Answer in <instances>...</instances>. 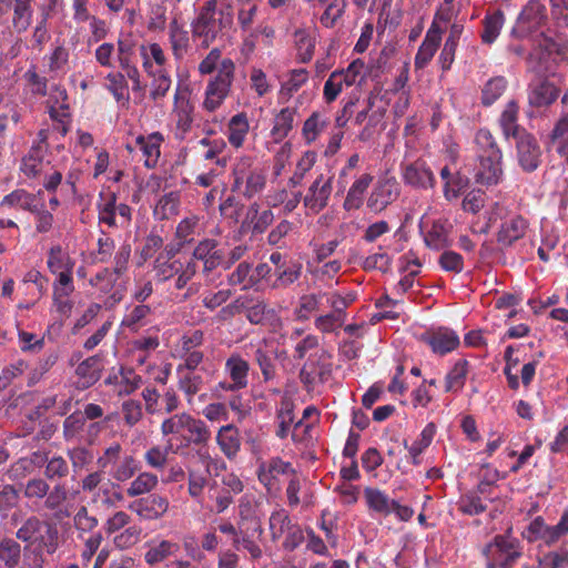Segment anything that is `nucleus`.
<instances>
[{
    "instance_id": "1",
    "label": "nucleus",
    "mask_w": 568,
    "mask_h": 568,
    "mask_svg": "<svg viewBox=\"0 0 568 568\" xmlns=\"http://www.w3.org/2000/svg\"><path fill=\"white\" fill-rule=\"evenodd\" d=\"M16 538L24 544L23 555L29 568H43L47 557L59 548L57 526L38 515H30L21 521Z\"/></svg>"
},
{
    "instance_id": "2",
    "label": "nucleus",
    "mask_w": 568,
    "mask_h": 568,
    "mask_svg": "<svg viewBox=\"0 0 568 568\" xmlns=\"http://www.w3.org/2000/svg\"><path fill=\"white\" fill-rule=\"evenodd\" d=\"M233 21L234 12L231 3L223 2L217 8V0H207L191 23L192 34L201 40L203 48H209L216 40H223L227 36Z\"/></svg>"
},
{
    "instance_id": "3",
    "label": "nucleus",
    "mask_w": 568,
    "mask_h": 568,
    "mask_svg": "<svg viewBox=\"0 0 568 568\" xmlns=\"http://www.w3.org/2000/svg\"><path fill=\"white\" fill-rule=\"evenodd\" d=\"M542 55L541 51L531 52L527 59L529 70L537 74L528 84V103L534 108L549 106L560 93V89L544 74L546 68L541 63Z\"/></svg>"
},
{
    "instance_id": "4",
    "label": "nucleus",
    "mask_w": 568,
    "mask_h": 568,
    "mask_svg": "<svg viewBox=\"0 0 568 568\" xmlns=\"http://www.w3.org/2000/svg\"><path fill=\"white\" fill-rule=\"evenodd\" d=\"M251 156L237 159L233 165L232 193H240L250 200L261 193L266 186V173L264 170L255 168Z\"/></svg>"
},
{
    "instance_id": "5",
    "label": "nucleus",
    "mask_w": 568,
    "mask_h": 568,
    "mask_svg": "<svg viewBox=\"0 0 568 568\" xmlns=\"http://www.w3.org/2000/svg\"><path fill=\"white\" fill-rule=\"evenodd\" d=\"M486 568H513L523 556V546L518 538L506 534L496 535L483 550Z\"/></svg>"
},
{
    "instance_id": "6",
    "label": "nucleus",
    "mask_w": 568,
    "mask_h": 568,
    "mask_svg": "<svg viewBox=\"0 0 568 568\" xmlns=\"http://www.w3.org/2000/svg\"><path fill=\"white\" fill-rule=\"evenodd\" d=\"M234 62L231 59H224L219 68L217 74L206 87L204 108L207 111L216 110L226 98L234 74Z\"/></svg>"
},
{
    "instance_id": "7",
    "label": "nucleus",
    "mask_w": 568,
    "mask_h": 568,
    "mask_svg": "<svg viewBox=\"0 0 568 568\" xmlns=\"http://www.w3.org/2000/svg\"><path fill=\"white\" fill-rule=\"evenodd\" d=\"M352 428L344 447V457L351 458L348 465L342 466L341 468V483L335 487V491L338 493L339 499L345 505H351L355 501V487L352 480L355 478V433L353 426L355 425V408L351 412Z\"/></svg>"
},
{
    "instance_id": "8",
    "label": "nucleus",
    "mask_w": 568,
    "mask_h": 568,
    "mask_svg": "<svg viewBox=\"0 0 568 568\" xmlns=\"http://www.w3.org/2000/svg\"><path fill=\"white\" fill-rule=\"evenodd\" d=\"M420 232L424 237L425 245L435 251L445 250L452 244L450 233L453 224L448 219H426L422 217L419 222Z\"/></svg>"
},
{
    "instance_id": "9",
    "label": "nucleus",
    "mask_w": 568,
    "mask_h": 568,
    "mask_svg": "<svg viewBox=\"0 0 568 568\" xmlns=\"http://www.w3.org/2000/svg\"><path fill=\"white\" fill-rule=\"evenodd\" d=\"M331 375V364L324 351H316L308 355L300 372V379L307 390L325 383Z\"/></svg>"
},
{
    "instance_id": "10",
    "label": "nucleus",
    "mask_w": 568,
    "mask_h": 568,
    "mask_svg": "<svg viewBox=\"0 0 568 568\" xmlns=\"http://www.w3.org/2000/svg\"><path fill=\"white\" fill-rule=\"evenodd\" d=\"M495 214L503 222L497 233V242L504 247L511 246L515 242L523 239L528 230V221L516 213H507L506 209L497 205Z\"/></svg>"
},
{
    "instance_id": "11",
    "label": "nucleus",
    "mask_w": 568,
    "mask_h": 568,
    "mask_svg": "<svg viewBox=\"0 0 568 568\" xmlns=\"http://www.w3.org/2000/svg\"><path fill=\"white\" fill-rule=\"evenodd\" d=\"M399 195V185L395 178H382L373 186L366 206L374 213L384 211Z\"/></svg>"
},
{
    "instance_id": "12",
    "label": "nucleus",
    "mask_w": 568,
    "mask_h": 568,
    "mask_svg": "<svg viewBox=\"0 0 568 568\" xmlns=\"http://www.w3.org/2000/svg\"><path fill=\"white\" fill-rule=\"evenodd\" d=\"M545 18L546 7L540 0H530L519 14L513 33L519 38H525L537 29Z\"/></svg>"
},
{
    "instance_id": "13",
    "label": "nucleus",
    "mask_w": 568,
    "mask_h": 568,
    "mask_svg": "<svg viewBox=\"0 0 568 568\" xmlns=\"http://www.w3.org/2000/svg\"><path fill=\"white\" fill-rule=\"evenodd\" d=\"M169 499L159 494H149L133 500L129 509L145 520H158L162 518L169 509Z\"/></svg>"
},
{
    "instance_id": "14",
    "label": "nucleus",
    "mask_w": 568,
    "mask_h": 568,
    "mask_svg": "<svg viewBox=\"0 0 568 568\" xmlns=\"http://www.w3.org/2000/svg\"><path fill=\"white\" fill-rule=\"evenodd\" d=\"M516 140L519 165L525 172L536 171L541 163V150L538 141L528 132H521Z\"/></svg>"
},
{
    "instance_id": "15",
    "label": "nucleus",
    "mask_w": 568,
    "mask_h": 568,
    "mask_svg": "<svg viewBox=\"0 0 568 568\" xmlns=\"http://www.w3.org/2000/svg\"><path fill=\"white\" fill-rule=\"evenodd\" d=\"M193 260L203 263V274L209 275L217 266L223 264L224 253L217 247V242L213 239L201 241L193 251Z\"/></svg>"
},
{
    "instance_id": "16",
    "label": "nucleus",
    "mask_w": 568,
    "mask_h": 568,
    "mask_svg": "<svg viewBox=\"0 0 568 568\" xmlns=\"http://www.w3.org/2000/svg\"><path fill=\"white\" fill-rule=\"evenodd\" d=\"M266 305L263 302H248L246 300L237 298L233 303L221 310V314L226 316H234L242 312L245 313L247 321L251 324H262L265 320Z\"/></svg>"
},
{
    "instance_id": "17",
    "label": "nucleus",
    "mask_w": 568,
    "mask_h": 568,
    "mask_svg": "<svg viewBox=\"0 0 568 568\" xmlns=\"http://www.w3.org/2000/svg\"><path fill=\"white\" fill-rule=\"evenodd\" d=\"M403 179L406 184L416 189H430L435 185V176L423 160H416L404 169Z\"/></svg>"
},
{
    "instance_id": "18",
    "label": "nucleus",
    "mask_w": 568,
    "mask_h": 568,
    "mask_svg": "<svg viewBox=\"0 0 568 568\" xmlns=\"http://www.w3.org/2000/svg\"><path fill=\"white\" fill-rule=\"evenodd\" d=\"M442 40V29L434 21L426 32V36L419 45L415 55V67L417 69H424L433 59L436 51L439 48Z\"/></svg>"
},
{
    "instance_id": "19",
    "label": "nucleus",
    "mask_w": 568,
    "mask_h": 568,
    "mask_svg": "<svg viewBox=\"0 0 568 568\" xmlns=\"http://www.w3.org/2000/svg\"><path fill=\"white\" fill-rule=\"evenodd\" d=\"M425 341L432 351L440 356L453 352L460 343L457 333L447 327H439L428 333Z\"/></svg>"
},
{
    "instance_id": "20",
    "label": "nucleus",
    "mask_w": 568,
    "mask_h": 568,
    "mask_svg": "<svg viewBox=\"0 0 568 568\" xmlns=\"http://www.w3.org/2000/svg\"><path fill=\"white\" fill-rule=\"evenodd\" d=\"M504 175L503 160L477 159L475 181L481 185L498 184Z\"/></svg>"
},
{
    "instance_id": "21",
    "label": "nucleus",
    "mask_w": 568,
    "mask_h": 568,
    "mask_svg": "<svg viewBox=\"0 0 568 568\" xmlns=\"http://www.w3.org/2000/svg\"><path fill=\"white\" fill-rule=\"evenodd\" d=\"M355 83V60L352 61L346 71H334L324 85V98L327 102L334 101L343 85L351 87Z\"/></svg>"
},
{
    "instance_id": "22",
    "label": "nucleus",
    "mask_w": 568,
    "mask_h": 568,
    "mask_svg": "<svg viewBox=\"0 0 568 568\" xmlns=\"http://www.w3.org/2000/svg\"><path fill=\"white\" fill-rule=\"evenodd\" d=\"M184 432L185 433L182 435V442L185 447L194 445L203 448L211 439V430L205 422L195 418L192 415L189 416Z\"/></svg>"
},
{
    "instance_id": "23",
    "label": "nucleus",
    "mask_w": 568,
    "mask_h": 568,
    "mask_svg": "<svg viewBox=\"0 0 568 568\" xmlns=\"http://www.w3.org/2000/svg\"><path fill=\"white\" fill-rule=\"evenodd\" d=\"M332 186L329 180L323 181L318 176L310 186L308 193L304 196V205L315 213H318L327 205V200L331 195Z\"/></svg>"
},
{
    "instance_id": "24",
    "label": "nucleus",
    "mask_w": 568,
    "mask_h": 568,
    "mask_svg": "<svg viewBox=\"0 0 568 568\" xmlns=\"http://www.w3.org/2000/svg\"><path fill=\"white\" fill-rule=\"evenodd\" d=\"M216 443L226 458H235L241 448L239 429L232 424L222 426L217 432Z\"/></svg>"
},
{
    "instance_id": "25",
    "label": "nucleus",
    "mask_w": 568,
    "mask_h": 568,
    "mask_svg": "<svg viewBox=\"0 0 568 568\" xmlns=\"http://www.w3.org/2000/svg\"><path fill=\"white\" fill-rule=\"evenodd\" d=\"M518 103L515 100L508 101L499 118V125L506 139H516L521 132H526L524 129H520L518 124Z\"/></svg>"
},
{
    "instance_id": "26",
    "label": "nucleus",
    "mask_w": 568,
    "mask_h": 568,
    "mask_svg": "<svg viewBox=\"0 0 568 568\" xmlns=\"http://www.w3.org/2000/svg\"><path fill=\"white\" fill-rule=\"evenodd\" d=\"M179 376L178 386L186 397L189 404L192 403L193 397L203 388L205 382L204 376L199 372H184L183 368L176 367Z\"/></svg>"
},
{
    "instance_id": "27",
    "label": "nucleus",
    "mask_w": 568,
    "mask_h": 568,
    "mask_svg": "<svg viewBox=\"0 0 568 568\" xmlns=\"http://www.w3.org/2000/svg\"><path fill=\"white\" fill-rule=\"evenodd\" d=\"M163 141V136L159 132H154L148 136L139 135L135 140L136 145L143 152L145 156V166L154 168L160 158V146Z\"/></svg>"
},
{
    "instance_id": "28",
    "label": "nucleus",
    "mask_w": 568,
    "mask_h": 568,
    "mask_svg": "<svg viewBox=\"0 0 568 568\" xmlns=\"http://www.w3.org/2000/svg\"><path fill=\"white\" fill-rule=\"evenodd\" d=\"M468 373L469 362L465 358L458 359L445 376V392H460L465 386Z\"/></svg>"
},
{
    "instance_id": "29",
    "label": "nucleus",
    "mask_w": 568,
    "mask_h": 568,
    "mask_svg": "<svg viewBox=\"0 0 568 568\" xmlns=\"http://www.w3.org/2000/svg\"><path fill=\"white\" fill-rule=\"evenodd\" d=\"M17 538L4 537L0 540V561L6 568H17L21 561L23 548Z\"/></svg>"
},
{
    "instance_id": "30",
    "label": "nucleus",
    "mask_w": 568,
    "mask_h": 568,
    "mask_svg": "<svg viewBox=\"0 0 568 568\" xmlns=\"http://www.w3.org/2000/svg\"><path fill=\"white\" fill-rule=\"evenodd\" d=\"M103 369L102 357L93 355L82 361L75 368V374L84 381V385L91 386L101 377Z\"/></svg>"
},
{
    "instance_id": "31",
    "label": "nucleus",
    "mask_w": 568,
    "mask_h": 568,
    "mask_svg": "<svg viewBox=\"0 0 568 568\" xmlns=\"http://www.w3.org/2000/svg\"><path fill=\"white\" fill-rule=\"evenodd\" d=\"M180 551V545L170 540H161L152 544L144 555V559L150 565L164 561L169 557L175 556Z\"/></svg>"
},
{
    "instance_id": "32",
    "label": "nucleus",
    "mask_w": 568,
    "mask_h": 568,
    "mask_svg": "<svg viewBox=\"0 0 568 568\" xmlns=\"http://www.w3.org/2000/svg\"><path fill=\"white\" fill-rule=\"evenodd\" d=\"M250 365L240 355H231L225 362V372L237 387L247 386V374Z\"/></svg>"
},
{
    "instance_id": "33",
    "label": "nucleus",
    "mask_w": 568,
    "mask_h": 568,
    "mask_svg": "<svg viewBox=\"0 0 568 568\" xmlns=\"http://www.w3.org/2000/svg\"><path fill=\"white\" fill-rule=\"evenodd\" d=\"M169 36L174 57L182 59L189 48V32L174 19L169 24Z\"/></svg>"
},
{
    "instance_id": "34",
    "label": "nucleus",
    "mask_w": 568,
    "mask_h": 568,
    "mask_svg": "<svg viewBox=\"0 0 568 568\" xmlns=\"http://www.w3.org/2000/svg\"><path fill=\"white\" fill-rule=\"evenodd\" d=\"M508 81L505 77L498 75L489 79L481 90V103L485 106L494 104L506 91Z\"/></svg>"
},
{
    "instance_id": "35",
    "label": "nucleus",
    "mask_w": 568,
    "mask_h": 568,
    "mask_svg": "<svg viewBox=\"0 0 568 568\" xmlns=\"http://www.w3.org/2000/svg\"><path fill=\"white\" fill-rule=\"evenodd\" d=\"M36 196L26 190L19 189L6 195L1 201V206L20 207L29 212H38L34 204Z\"/></svg>"
},
{
    "instance_id": "36",
    "label": "nucleus",
    "mask_w": 568,
    "mask_h": 568,
    "mask_svg": "<svg viewBox=\"0 0 568 568\" xmlns=\"http://www.w3.org/2000/svg\"><path fill=\"white\" fill-rule=\"evenodd\" d=\"M505 22V16L503 11L497 10L491 14L485 17L483 24L484 30L481 32V41L486 44H491L498 38L500 30Z\"/></svg>"
},
{
    "instance_id": "37",
    "label": "nucleus",
    "mask_w": 568,
    "mask_h": 568,
    "mask_svg": "<svg viewBox=\"0 0 568 568\" xmlns=\"http://www.w3.org/2000/svg\"><path fill=\"white\" fill-rule=\"evenodd\" d=\"M295 116V110L291 108H284L274 119V126L271 134L275 142H278L287 136L290 131L293 129V122Z\"/></svg>"
},
{
    "instance_id": "38",
    "label": "nucleus",
    "mask_w": 568,
    "mask_h": 568,
    "mask_svg": "<svg viewBox=\"0 0 568 568\" xmlns=\"http://www.w3.org/2000/svg\"><path fill=\"white\" fill-rule=\"evenodd\" d=\"M158 484L159 479L156 475L144 471L139 474L138 477L131 481L129 488L126 489V494L129 497H138L144 494H149L158 486Z\"/></svg>"
},
{
    "instance_id": "39",
    "label": "nucleus",
    "mask_w": 568,
    "mask_h": 568,
    "mask_svg": "<svg viewBox=\"0 0 568 568\" xmlns=\"http://www.w3.org/2000/svg\"><path fill=\"white\" fill-rule=\"evenodd\" d=\"M7 4H12L13 7V16H12V26L14 30L19 33L24 32L31 24L32 20V7L31 2H6Z\"/></svg>"
},
{
    "instance_id": "40",
    "label": "nucleus",
    "mask_w": 568,
    "mask_h": 568,
    "mask_svg": "<svg viewBox=\"0 0 568 568\" xmlns=\"http://www.w3.org/2000/svg\"><path fill=\"white\" fill-rule=\"evenodd\" d=\"M139 470V462L132 455H125L110 470V476L116 481L131 479Z\"/></svg>"
},
{
    "instance_id": "41",
    "label": "nucleus",
    "mask_w": 568,
    "mask_h": 568,
    "mask_svg": "<svg viewBox=\"0 0 568 568\" xmlns=\"http://www.w3.org/2000/svg\"><path fill=\"white\" fill-rule=\"evenodd\" d=\"M248 132V122L244 113H239L229 122V141L235 146L240 148Z\"/></svg>"
},
{
    "instance_id": "42",
    "label": "nucleus",
    "mask_w": 568,
    "mask_h": 568,
    "mask_svg": "<svg viewBox=\"0 0 568 568\" xmlns=\"http://www.w3.org/2000/svg\"><path fill=\"white\" fill-rule=\"evenodd\" d=\"M276 280L273 283L274 288L288 287L296 282L302 274V264L290 261L284 267L274 271Z\"/></svg>"
},
{
    "instance_id": "43",
    "label": "nucleus",
    "mask_w": 568,
    "mask_h": 568,
    "mask_svg": "<svg viewBox=\"0 0 568 568\" xmlns=\"http://www.w3.org/2000/svg\"><path fill=\"white\" fill-rule=\"evenodd\" d=\"M180 203V194L179 192H169L160 197L158 201L154 214L160 220H168L172 215L178 213V207Z\"/></svg>"
},
{
    "instance_id": "44",
    "label": "nucleus",
    "mask_w": 568,
    "mask_h": 568,
    "mask_svg": "<svg viewBox=\"0 0 568 568\" xmlns=\"http://www.w3.org/2000/svg\"><path fill=\"white\" fill-rule=\"evenodd\" d=\"M19 490L11 484H6L0 489V518L6 519L9 514L19 506Z\"/></svg>"
},
{
    "instance_id": "45",
    "label": "nucleus",
    "mask_w": 568,
    "mask_h": 568,
    "mask_svg": "<svg viewBox=\"0 0 568 568\" xmlns=\"http://www.w3.org/2000/svg\"><path fill=\"white\" fill-rule=\"evenodd\" d=\"M364 498L368 508L373 511H377L381 514H389L392 500L376 488H366L364 490Z\"/></svg>"
},
{
    "instance_id": "46",
    "label": "nucleus",
    "mask_w": 568,
    "mask_h": 568,
    "mask_svg": "<svg viewBox=\"0 0 568 568\" xmlns=\"http://www.w3.org/2000/svg\"><path fill=\"white\" fill-rule=\"evenodd\" d=\"M74 262L65 254L61 246L57 245L50 248L48 257V267L53 273L61 271H73Z\"/></svg>"
},
{
    "instance_id": "47",
    "label": "nucleus",
    "mask_w": 568,
    "mask_h": 568,
    "mask_svg": "<svg viewBox=\"0 0 568 568\" xmlns=\"http://www.w3.org/2000/svg\"><path fill=\"white\" fill-rule=\"evenodd\" d=\"M457 506L460 513L468 516L480 515L487 509L480 496L471 491L462 495Z\"/></svg>"
},
{
    "instance_id": "48",
    "label": "nucleus",
    "mask_w": 568,
    "mask_h": 568,
    "mask_svg": "<svg viewBox=\"0 0 568 568\" xmlns=\"http://www.w3.org/2000/svg\"><path fill=\"white\" fill-rule=\"evenodd\" d=\"M182 263L178 260L166 261L164 254H160L154 261L155 277L159 282H165L180 273Z\"/></svg>"
},
{
    "instance_id": "49",
    "label": "nucleus",
    "mask_w": 568,
    "mask_h": 568,
    "mask_svg": "<svg viewBox=\"0 0 568 568\" xmlns=\"http://www.w3.org/2000/svg\"><path fill=\"white\" fill-rule=\"evenodd\" d=\"M116 59L121 68L133 64L136 43L130 34L118 39Z\"/></svg>"
},
{
    "instance_id": "50",
    "label": "nucleus",
    "mask_w": 568,
    "mask_h": 568,
    "mask_svg": "<svg viewBox=\"0 0 568 568\" xmlns=\"http://www.w3.org/2000/svg\"><path fill=\"white\" fill-rule=\"evenodd\" d=\"M189 413L174 414L165 418L161 424V433L163 436L179 435L182 438L185 425L189 419Z\"/></svg>"
},
{
    "instance_id": "51",
    "label": "nucleus",
    "mask_w": 568,
    "mask_h": 568,
    "mask_svg": "<svg viewBox=\"0 0 568 568\" xmlns=\"http://www.w3.org/2000/svg\"><path fill=\"white\" fill-rule=\"evenodd\" d=\"M326 297V293L310 294L301 297L297 310L298 318L307 320L312 312L321 310Z\"/></svg>"
},
{
    "instance_id": "52",
    "label": "nucleus",
    "mask_w": 568,
    "mask_h": 568,
    "mask_svg": "<svg viewBox=\"0 0 568 568\" xmlns=\"http://www.w3.org/2000/svg\"><path fill=\"white\" fill-rule=\"evenodd\" d=\"M170 452L175 453L173 449L172 440H168V446L162 449L159 446H153L149 450H146L144 458L149 466L155 469H162L168 460V455Z\"/></svg>"
},
{
    "instance_id": "53",
    "label": "nucleus",
    "mask_w": 568,
    "mask_h": 568,
    "mask_svg": "<svg viewBox=\"0 0 568 568\" xmlns=\"http://www.w3.org/2000/svg\"><path fill=\"white\" fill-rule=\"evenodd\" d=\"M151 313L149 305L140 304L133 307L122 320V326L130 328L131 331H138L144 325L145 317Z\"/></svg>"
},
{
    "instance_id": "54",
    "label": "nucleus",
    "mask_w": 568,
    "mask_h": 568,
    "mask_svg": "<svg viewBox=\"0 0 568 568\" xmlns=\"http://www.w3.org/2000/svg\"><path fill=\"white\" fill-rule=\"evenodd\" d=\"M438 264L445 272L459 274L464 270V257L455 251L445 250L438 258Z\"/></svg>"
},
{
    "instance_id": "55",
    "label": "nucleus",
    "mask_w": 568,
    "mask_h": 568,
    "mask_svg": "<svg viewBox=\"0 0 568 568\" xmlns=\"http://www.w3.org/2000/svg\"><path fill=\"white\" fill-rule=\"evenodd\" d=\"M105 79L109 81V91L118 102L129 101L128 83L123 73H109Z\"/></svg>"
},
{
    "instance_id": "56",
    "label": "nucleus",
    "mask_w": 568,
    "mask_h": 568,
    "mask_svg": "<svg viewBox=\"0 0 568 568\" xmlns=\"http://www.w3.org/2000/svg\"><path fill=\"white\" fill-rule=\"evenodd\" d=\"M174 99H175V104L178 105V109H176V116H178L176 125H178V128L180 130H182L183 132H186V131L190 130L191 124L193 122V119L191 116L192 106L189 103V101L185 100L184 98L180 97L179 93H175Z\"/></svg>"
},
{
    "instance_id": "57",
    "label": "nucleus",
    "mask_w": 568,
    "mask_h": 568,
    "mask_svg": "<svg viewBox=\"0 0 568 568\" xmlns=\"http://www.w3.org/2000/svg\"><path fill=\"white\" fill-rule=\"evenodd\" d=\"M68 499V490L64 485L58 484L45 496L44 508L50 511H58Z\"/></svg>"
},
{
    "instance_id": "58",
    "label": "nucleus",
    "mask_w": 568,
    "mask_h": 568,
    "mask_svg": "<svg viewBox=\"0 0 568 568\" xmlns=\"http://www.w3.org/2000/svg\"><path fill=\"white\" fill-rule=\"evenodd\" d=\"M69 475V465L61 456L50 458L44 468V476L49 480L62 479Z\"/></svg>"
},
{
    "instance_id": "59",
    "label": "nucleus",
    "mask_w": 568,
    "mask_h": 568,
    "mask_svg": "<svg viewBox=\"0 0 568 568\" xmlns=\"http://www.w3.org/2000/svg\"><path fill=\"white\" fill-rule=\"evenodd\" d=\"M85 425V417L82 412L77 410L69 415L63 422V437L65 440L73 439Z\"/></svg>"
},
{
    "instance_id": "60",
    "label": "nucleus",
    "mask_w": 568,
    "mask_h": 568,
    "mask_svg": "<svg viewBox=\"0 0 568 568\" xmlns=\"http://www.w3.org/2000/svg\"><path fill=\"white\" fill-rule=\"evenodd\" d=\"M295 42L301 62L306 63L311 61L314 54L315 39L303 31H297L295 33Z\"/></svg>"
},
{
    "instance_id": "61",
    "label": "nucleus",
    "mask_w": 568,
    "mask_h": 568,
    "mask_svg": "<svg viewBox=\"0 0 568 568\" xmlns=\"http://www.w3.org/2000/svg\"><path fill=\"white\" fill-rule=\"evenodd\" d=\"M435 434V424H427L419 437L408 447L409 455H420L432 444Z\"/></svg>"
},
{
    "instance_id": "62",
    "label": "nucleus",
    "mask_w": 568,
    "mask_h": 568,
    "mask_svg": "<svg viewBox=\"0 0 568 568\" xmlns=\"http://www.w3.org/2000/svg\"><path fill=\"white\" fill-rule=\"evenodd\" d=\"M48 493L49 484L43 478L29 479L23 489L24 497L30 500L43 499Z\"/></svg>"
},
{
    "instance_id": "63",
    "label": "nucleus",
    "mask_w": 568,
    "mask_h": 568,
    "mask_svg": "<svg viewBox=\"0 0 568 568\" xmlns=\"http://www.w3.org/2000/svg\"><path fill=\"white\" fill-rule=\"evenodd\" d=\"M538 564L539 568H568V550L548 552L539 558Z\"/></svg>"
},
{
    "instance_id": "64",
    "label": "nucleus",
    "mask_w": 568,
    "mask_h": 568,
    "mask_svg": "<svg viewBox=\"0 0 568 568\" xmlns=\"http://www.w3.org/2000/svg\"><path fill=\"white\" fill-rule=\"evenodd\" d=\"M551 18L558 28L568 27V0H549Z\"/></svg>"
}]
</instances>
